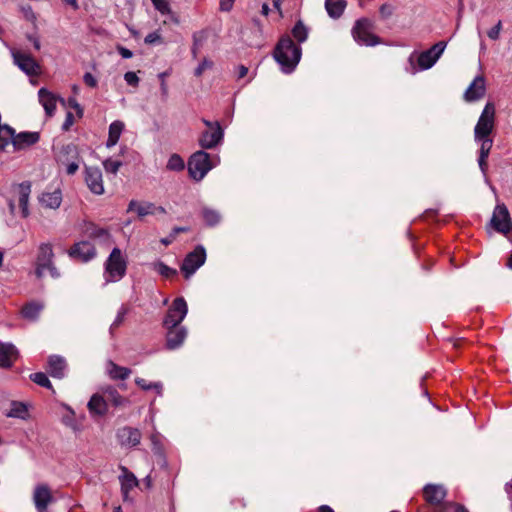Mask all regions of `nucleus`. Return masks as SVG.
Listing matches in <instances>:
<instances>
[{
	"instance_id": "1",
	"label": "nucleus",
	"mask_w": 512,
	"mask_h": 512,
	"mask_svg": "<svg viewBox=\"0 0 512 512\" xmlns=\"http://www.w3.org/2000/svg\"><path fill=\"white\" fill-rule=\"evenodd\" d=\"M446 45V42L439 41L426 51L413 52L408 58L406 72L414 75L420 70L432 68L445 51Z\"/></svg>"
},
{
	"instance_id": "2",
	"label": "nucleus",
	"mask_w": 512,
	"mask_h": 512,
	"mask_svg": "<svg viewBox=\"0 0 512 512\" xmlns=\"http://www.w3.org/2000/svg\"><path fill=\"white\" fill-rule=\"evenodd\" d=\"M301 55V48L289 36L281 38L274 51V58L284 73H291L296 68Z\"/></svg>"
},
{
	"instance_id": "3",
	"label": "nucleus",
	"mask_w": 512,
	"mask_h": 512,
	"mask_svg": "<svg viewBox=\"0 0 512 512\" xmlns=\"http://www.w3.org/2000/svg\"><path fill=\"white\" fill-rule=\"evenodd\" d=\"M127 260L122 251L115 247L104 263L105 284L120 281L126 274Z\"/></svg>"
},
{
	"instance_id": "4",
	"label": "nucleus",
	"mask_w": 512,
	"mask_h": 512,
	"mask_svg": "<svg viewBox=\"0 0 512 512\" xmlns=\"http://www.w3.org/2000/svg\"><path fill=\"white\" fill-rule=\"evenodd\" d=\"M53 247L50 243H41L38 247V253L35 260V275L37 278H42L46 272L52 278H59L60 272L56 268L54 262Z\"/></svg>"
},
{
	"instance_id": "5",
	"label": "nucleus",
	"mask_w": 512,
	"mask_h": 512,
	"mask_svg": "<svg viewBox=\"0 0 512 512\" xmlns=\"http://www.w3.org/2000/svg\"><path fill=\"white\" fill-rule=\"evenodd\" d=\"M214 166L215 163L211 160L210 155L203 150L192 154L188 161L189 174L196 181L202 180Z\"/></svg>"
},
{
	"instance_id": "6",
	"label": "nucleus",
	"mask_w": 512,
	"mask_h": 512,
	"mask_svg": "<svg viewBox=\"0 0 512 512\" xmlns=\"http://www.w3.org/2000/svg\"><path fill=\"white\" fill-rule=\"evenodd\" d=\"M202 122L207 127V130L200 135L199 145L203 149H213L222 143L224 131L218 121L212 122L202 119Z\"/></svg>"
},
{
	"instance_id": "7",
	"label": "nucleus",
	"mask_w": 512,
	"mask_h": 512,
	"mask_svg": "<svg viewBox=\"0 0 512 512\" xmlns=\"http://www.w3.org/2000/svg\"><path fill=\"white\" fill-rule=\"evenodd\" d=\"M494 117H495V107L494 104L488 102L474 128V138L475 140H481L483 137H489L494 128Z\"/></svg>"
},
{
	"instance_id": "8",
	"label": "nucleus",
	"mask_w": 512,
	"mask_h": 512,
	"mask_svg": "<svg viewBox=\"0 0 512 512\" xmlns=\"http://www.w3.org/2000/svg\"><path fill=\"white\" fill-rule=\"evenodd\" d=\"M10 53L13 58V63L26 75H40L41 67L29 53L16 48H11Z\"/></svg>"
},
{
	"instance_id": "9",
	"label": "nucleus",
	"mask_w": 512,
	"mask_h": 512,
	"mask_svg": "<svg viewBox=\"0 0 512 512\" xmlns=\"http://www.w3.org/2000/svg\"><path fill=\"white\" fill-rule=\"evenodd\" d=\"M373 26L370 20L363 18L359 19L352 29L354 40L366 46H374L379 43L378 38L372 33Z\"/></svg>"
},
{
	"instance_id": "10",
	"label": "nucleus",
	"mask_w": 512,
	"mask_h": 512,
	"mask_svg": "<svg viewBox=\"0 0 512 512\" xmlns=\"http://www.w3.org/2000/svg\"><path fill=\"white\" fill-rule=\"evenodd\" d=\"M188 313V306L183 297L176 298L163 320L164 328H173L181 324Z\"/></svg>"
},
{
	"instance_id": "11",
	"label": "nucleus",
	"mask_w": 512,
	"mask_h": 512,
	"mask_svg": "<svg viewBox=\"0 0 512 512\" xmlns=\"http://www.w3.org/2000/svg\"><path fill=\"white\" fill-rule=\"evenodd\" d=\"M206 261V250L202 245H198L184 259L181 270L185 278H190Z\"/></svg>"
},
{
	"instance_id": "12",
	"label": "nucleus",
	"mask_w": 512,
	"mask_h": 512,
	"mask_svg": "<svg viewBox=\"0 0 512 512\" xmlns=\"http://www.w3.org/2000/svg\"><path fill=\"white\" fill-rule=\"evenodd\" d=\"M492 227L499 233L508 235L512 231L510 213L504 204H498L490 221Z\"/></svg>"
},
{
	"instance_id": "13",
	"label": "nucleus",
	"mask_w": 512,
	"mask_h": 512,
	"mask_svg": "<svg viewBox=\"0 0 512 512\" xmlns=\"http://www.w3.org/2000/svg\"><path fill=\"white\" fill-rule=\"evenodd\" d=\"M84 179L88 189L93 194L102 195L104 193L102 171L98 167H86Z\"/></svg>"
},
{
	"instance_id": "14",
	"label": "nucleus",
	"mask_w": 512,
	"mask_h": 512,
	"mask_svg": "<svg viewBox=\"0 0 512 512\" xmlns=\"http://www.w3.org/2000/svg\"><path fill=\"white\" fill-rule=\"evenodd\" d=\"M116 438L122 447L131 448L140 444L142 434L137 428L124 426L116 431Z\"/></svg>"
},
{
	"instance_id": "15",
	"label": "nucleus",
	"mask_w": 512,
	"mask_h": 512,
	"mask_svg": "<svg viewBox=\"0 0 512 512\" xmlns=\"http://www.w3.org/2000/svg\"><path fill=\"white\" fill-rule=\"evenodd\" d=\"M54 501L51 490L47 484L41 483L35 486L33 502L38 512H45L48 505Z\"/></svg>"
},
{
	"instance_id": "16",
	"label": "nucleus",
	"mask_w": 512,
	"mask_h": 512,
	"mask_svg": "<svg viewBox=\"0 0 512 512\" xmlns=\"http://www.w3.org/2000/svg\"><path fill=\"white\" fill-rule=\"evenodd\" d=\"M69 256L81 262H88L95 258L96 249L91 242L80 241L70 248Z\"/></svg>"
},
{
	"instance_id": "17",
	"label": "nucleus",
	"mask_w": 512,
	"mask_h": 512,
	"mask_svg": "<svg viewBox=\"0 0 512 512\" xmlns=\"http://www.w3.org/2000/svg\"><path fill=\"white\" fill-rule=\"evenodd\" d=\"M128 212H136L139 217L147 215L166 214V210L162 206H156L151 202H138L131 200L128 204Z\"/></svg>"
},
{
	"instance_id": "18",
	"label": "nucleus",
	"mask_w": 512,
	"mask_h": 512,
	"mask_svg": "<svg viewBox=\"0 0 512 512\" xmlns=\"http://www.w3.org/2000/svg\"><path fill=\"white\" fill-rule=\"evenodd\" d=\"M486 93V82L482 75L476 76L464 92L466 102H475L484 97Z\"/></svg>"
},
{
	"instance_id": "19",
	"label": "nucleus",
	"mask_w": 512,
	"mask_h": 512,
	"mask_svg": "<svg viewBox=\"0 0 512 512\" xmlns=\"http://www.w3.org/2000/svg\"><path fill=\"white\" fill-rule=\"evenodd\" d=\"M166 329V348L168 350H175L182 346L186 337L187 329L184 326H175Z\"/></svg>"
},
{
	"instance_id": "20",
	"label": "nucleus",
	"mask_w": 512,
	"mask_h": 512,
	"mask_svg": "<svg viewBox=\"0 0 512 512\" xmlns=\"http://www.w3.org/2000/svg\"><path fill=\"white\" fill-rule=\"evenodd\" d=\"M38 201L41 207L56 210L62 203V192L60 189L44 191L39 195Z\"/></svg>"
},
{
	"instance_id": "21",
	"label": "nucleus",
	"mask_w": 512,
	"mask_h": 512,
	"mask_svg": "<svg viewBox=\"0 0 512 512\" xmlns=\"http://www.w3.org/2000/svg\"><path fill=\"white\" fill-rule=\"evenodd\" d=\"M425 500L431 505H437L446 496V490L442 485L427 484L423 489Z\"/></svg>"
},
{
	"instance_id": "22",
	"label": "nucleus",
	"mask_w": 512,
	"mask_h": 512,
	"mask_svg": "<svg viewBox=\"0 0 512 512\" xmlns=\"http://www.w3.org/2000/svg\"><path fill=\"white\" fill-rule=\"evenodd\" d=\"M122 474L119 476L121 491L124 499L128 498L129 492L138 486L139 482L136 476L130 472L125 466H120Z\"/></svg>"
},
{
	"instance_id": "23",
	"label": "nucleus",
	"mask_w": 512,
	"mask_h": 512,
	"mask_svg": "<svg viewBox=\"0 0 512 512\" xmlns=\"http://www.w3.org/2000/svg\"><path fill=\"white\" fill-rule=\"evenodd\" d=\"M84 233L87 237L94 240H98L100 243L103 244H110L112 242V237L109 231L93 223H88L86 225Z\"/></svg>"
},
{
	"instance_id": "24",
	"label": "nucleus",
	"mask_w": 512,
	"mask_h": 512,
	"mask_svg": "<svg viewBox=\"0 0 512 512\" xmlns=\"http://www.w3.org/2000/svg\"><path fill=\"white\" fill-rule=\"evenodd\" d=\"M18 351L11 343H0V367H11L17 359Z\"/></svg>"
},
{
	"instance_id": "25",
	"label": "nucleus",
	"mask_w": 512,
	"mask_h": 512,
	"mask_svg": "<svg viewBox=\"0 0 512 512\" xmlns=\"http://www.w3.org/2000/svg\"><path fill=\"white\" fill-rule=\"evenodd\" d=\"M39 140V134L37 132H21L16 134L14 132L13 147L15 150H21L29 147Z\"/></svg>"
},
{
	"instance_id": "26",
	"label": "nucleus",
	"mask_w": 512,
	"mask_h": 512,
	"mask_svg": "<svg viewBox=\"0 0 512 512\" xmlns=\"http://www.w3.org/2000/svg\"><path fill=\"white\" fill-rule=\"evenodd\" d=\"M48 371L54 378H63L66 374V362L63 357L53 355L48 360Z\"/></svg>"
},
{
	"instance_id": "27",
	"label": "nucleus",
	"mask_w": 512,
	"mask_h": 512,
	"mask_svg": "<svg viewBox=\"0 0 512 512\" xmlns=\"http://www.w3.org/2000/svg\"><path fill=\"white\" fill-rule=\"evenodd\" d=\"M31 193V184L30 182H23L19 185V207L21 210V215L23 218H27L30 214L29 212V197Z\"/></svg>"
},
{
	"instance_id": "28",
	"label": "nucleus",
	"mask_w": 512,
	"mask_h": 512,
	"mask_svg": "<svg viewBox=\"0 0 512 512\" xmlns=\"http://www.w3.org/2000/svg\"><path fill=\"white\" fill-rule=\"evenodd\" d=\"M39 102L45 109L48 116H52L56 109V97L53 93L46 88H41L38 91Z\"/></svg>"
},
{
	"instance_id": "29",
	"label": "nucleus",
	"mask_w": 512,
	"mask_h": 512,
	"mask_svg": "<svg viewBox=\"0 0 512 512\" xmlns=\"http://www.w3.org/2000/svg\"><path fill=\"white\" fill-rule=\"evenodd\" d=\"M480 144L478 164L483 173L487 169V158L493 145V141L490 137H483L481 140H475Z\"/></svg>"
},
{
	"instance_id": "30",
	"label": "nucleus",
	"mask_w": 512,
	"mask_h": 512,
	"mask_svg": "<svg viewBox=\"0 0 512 512\" xmlns=\"http://www.w3.org/2000/svg\"><path fill=\"white\" fill-rule=\"evenodd\" d=\"M89 412L93 415L104 416L107 413L108 405L104 396L94 394L88 404Z\"/></svg>"
},
{
	"instance_id": "31",
	"label": "nucleus",
	"mask_w": 512,
	"mask_h": 512,
	"mask_svg": "<svg viewBox=\"0 0 512 512\" xmlns=\"http://www.w3.org/2000/svg\"><path fill=\"white\" fill-rule=\"evenodd\" d=\"M124 128L125 124L120 120H115L109 125L108 139L106 141L107 148H112L118 143Z\"/></svg>"
},
{
	"instance_id": "32",
	"label": "nucleus",
	"mask_w": 512,
	"mask_h": 512,
	"mask_svg": "<svg viewBox=\"0 0 512 512\" xmlns=\"http://www.w3.org/2000/svg\"><path fill=\"white\" fill-rule=\"evenodd\" d=\"M104 398L106 403L109 402L115 407H125L130 404V401L113 387H109L104 391Z\"/></svg>"
},
{
	"instance_id": "33",
	"label": "nucleus",
	"mask_w": 512,
	"mask_h": 512,
	"mask_svg": "<svg viewBox=\"0 0 512 512\" xmlns=\"http://www.w3.org/2000/svg\"><path fill=\"white\" fill-rule=\"evenodd\" d=\"M106 371L110 378L114 380H125L129 377L131 373V370L129 368L119 366L112 361L107 362Z\"/></svg>"
},
{
	"instance_id": "34",
	"label": "nucleus",
	"mask_w": 512,
	"mask_h": 512,
	"mask_svg": "<svg viewBox=\"0 0 512 512\" xmlns=\"http://www.w3.org/2000/svg\"><path fill=\"white\" fill-rule=\"evenodd\" d=\"M44 305L38 301H32L22 308V315L29 320H36L43 310Z\"/></svg>"
},
{
	"instance_id": "35",
	"label": "nucleus",
	"mask_w": 512,
	"mask_h": 512,
	"mask_svg": "<svg viewBox=\"0 0 512 512\" xmlns=\"http://www.w3.org/2000/svg\"><path fill=\"white\" fill-rule=\"evenodd\" d=\"M346 7L345 0H326L325 8L327 13L332 18H338L342 15L344 9Z\"/></svg>"
},
{
	"instance_id": "36",
	"label": "nucleus",
	"mask_w": 512,
	"mask_h": 512,
	"mask_svg": "<svg viewBox=\"0 0 512 512\" xmlns=\"http://www.w3.org/2000/svg\"><path fill=\"white\" fill-rule=\"evenodd\" d=\"M63 408L66 410V413L62 415V418H61L62 423L75 432L79 431L80 424L75 419L74 410L68 405H63Z\"/></svg>"
},
{
	"instance_id": "37",
	"label": "nucleus",
	"mask_w": 512,
	"mask_h": 512,
	"mask_svg": "<svg viewBox=\"0 0 512 512\" xmlns=\"http://www.w3.org/2000/svg\"><path fill=\"white\" fill-rule=\"evenodd\" d=\"M135 384L142 390L148 391L154 389L159 396H162L163 385L161 382H148L143 378H135Z\"/></svg>"
},
{
	"instance_id": "38",
	"label": "nucleus",
	"mask_w": 512,
	"mask_h": 512,
	"mask_svg": "<svg viewBox=\"0 0 512 512\" xmlns=\"http://www.w3.org/2000/svg\"><path fill=\"white\" fill-rule=\"evenodd\" d=\"M154 8L159 11L162 15H171V19L178 23L177 17L172 13L170 4L167 0H151Z\"/></svg>"
},
{
	"instance_id": "39",
	"label": "nucleus",
	"mask_w": 512,
	"mask_h": 512,
	"mask_svg": "<svg viewBox=\"0 0 512 512\" xmlns=\"http://www.w3.org/2000/svg\"><path fill=\"white\" fill-rule=\"evenodd\" d=\"M28 414L27 407L20 402H13L7 416L24 419Z\"/></svg>"
},
{
	"instance_id": "40",
	"label": "nucleus",
	"mask_w": 512,
	"mask_h": 512,
	"mask_svg": "<svg viewBox=\"0 0 512 512\" xmlns=\"http://www.w3.org/2000/svg\"><path fill=\"white\" fill-rule=\"evenodd\" d=\"M292 34L299 43H303L308 37V29L302 21H298L292 29Z\"/></svg>"
},
{
	"instance_id": "41",
	"label": "nucleus",
	"mask_w": 512,
	"mask_h": 512,
	"mask_svg": "<svg viewBox=\"0 0 512 512\" xmlns=\"http://www.w3.org/2000/svg\"><path fill=\"white\" fill-rule=\"evenodd\" d=\"M202 215L209 226H214L220 222V214L216 210L204 208L202 210Z\"/></svg>"
},
{
	"instance_id": "42",
	"label": "nucleus",
	"mask_w": 512,
	"mask_h": 512,
	"mask_svg": "<svg viewBox=\"0 0 512 512\" xmlns=\"http://www.w3.org/2000/svg\"><path fill=\"white\" fill-rule=\"evenodd\" d=\"M184 167V160L178 154L171 155L166 165V168L171 171H181Z\"/></svg>"
},
{
	"instance_id": "43",
	"label": "nucleus",
	"mask_w": 512,
	"mask_h": 512,
	"mask_svg": "<svg viewBox=\"0 0 512 512\" xmlns=\"http://www.w3.org/2000/svg\"><path fill=\"white\" fill-rule=\"evenodd\" d=\"M153 269L166 278L171 277L177 273L175 269L170 268L161 261L153 263Z\"/></svg>"
},
{
	"instance_id": "44",
	"label": "nucleus",
	"mask_w": 512,
	"mask_h": 512,
	"mask_svg": "<svg viewBox=\"0 0 512 512\" xmlns=\"http://www.w3.org/2000/svg\"><path fill=\"white\" fill-rule=\"evenodd\" d=\"M30 378L37 385L48 388V389H52L51 382L45 373L37 372V373L31 374Z\"/></svg>"
},
{
	"instance_id": "45",
	"label": "nucleus",
	"mask_w": 512,
	"mask_h": 512,
	"mask_svg": "<svg viewBox=\"0 0 512 512\" xmlns=\"http://www.w3.org/2000/svg\"><path fill=\"white\" fill-rule=\"evenodd\" d=\"M121 166L122 162L119 160H113L111 158H108L103 161V167L105 171L114 175L117 174Z\"/></svg>"
},
{
	"instance_id": "46",
	"label": "nucleus",
	"mask_w": 512,
	"mask_h": 512,
	"mask_svg": "<svg viewBox=\"0 0 512 512\" xmlns=\"http://www.w3.org/2000/svg\"><path fill=\"white\" fill-rule=\"evenodd\" d=\"M150 440L152 443V449L155 454H162L163 453V444H162V436L159 432L155 431L150 436Z\"/></svg>"
},
{
	"instance_id": "47",
	"label": "nucleus",
	"mask_w": 512,
	"mask_h": 512,
	"mask_svg": "<svg viewBox=\"0 0 512 512\" xmlns=\"http://www.w3.org/2000/svg\"><path fill=\"white\" fill-rule=\"evenodd\" d=\"M127 313H128V309L125 306H121L120 309L117 312V315H116L113 323L110 326V331L111 332H112L113 329L117 328L118 326H120L123 323L124 318H125Z\"/></svg>"
},
{
	"instance_id": "48",
	"label": "nucleus",
	"mask_w": 512,
	"mask_h": 512,
	"mask_svg": "<svg viewBox=\"0 0 512 512\" xmlns=\"http://www.w3.org/2000/svg\"><path fill=\"white\" fill-rule=\"evenodd\" d=\"M144 42L149 45L162 44L163 39H162L161 33L157 30V31L149 33L145 37Z\"/></svg>"
},
{
	"instance_id": "49",
	"label": "nucleus",
	"mask_w": 512,
	"mask_h": 512,
	"mask_svg": "<svg viewBox=\"0 0 512 512\" xmlns=\"http://www.w3.org/2000/svg\"><path fill=\"white\" fill-rule=\"evenodd\" d=\"M213 67V62L207 58H204L198 67L195 69L194 74L195 76L199 77L201 76L206 70H209Z\"/></svg>"
},
{
	"instance_id": "50",
	"label": "nucleus",
	"mask_w": 512,
	"mask_h": 512,
	"mask_svg": "<svg viewBox=\"0 0 512 512\" xmlns=\"http://www.w3.org/2000/svg\"><path fill=\"white\" fill-rule=\"evenodd\" d=\"M501 29H502V22L498 21V23L487 32L488 37L491 40L499 39Z\"/></svg>"
},
{
	"instance_id": "51",
	"label": "nucleus",
	"mask_w": 512,
	"mask_h": 512,
	"mask_svg": "<svg viewBox=\"0 0 512 512\" xmlns=\"http://www.w3.org/2000/svg\"><path fill=\"white\" fill-rule=\"evenodd\" d=\"M124 80L126 81V83H127L128 85H131V86H137V85H138V83H139V78H138V76L136 75V73L131 72V71L126 72V73L124 74Z\"/></svg>"
},
{
	"instance_id": "52",
	"label": "nucleus",
	"mask_w": 512,
	"mask_h": 512,
	"mask_svg": "<svg viewBox=\"0 0 512 512\" xmlns=\"http://www.w3.org/2000/svg\"><path fill=\"white\" fill-rule=\"evenodd\" d=\"M441 512H467V511L464 509V507H462L458 504L449 503V504L444 505Z\"/></svg>"
},
{
	"instance_id": "53",
	"label": "nucleus",
	"mask_w": 512,
	"mask_h": 512,
	"mask_svg": "<svg viewBox=\"0 0 512 512\" xmlns=\"http://www.w3.org/2000/svg\"><path fill=\"white\" fill-rule=\"evenodd\" d=\"M83 81L87 86H89L91 88H95L98 83L96 77L89 72L84 74Z\"/></svg>"
},
{
	"instance_id": "54",
	"label": "nucleus",
	"mask_w": 512,
	"mask_h": 512,
	"mask_svg": "<svg viewBox=\"0 0 512 512\" xmlns=\"http://www.w3.org/2000/svg\"><path fill=\"white\" fill-rule=\"evenodd\" d=\"M22 12L24 14V17L29 20V21H32L34 22L36 20V16L32 10V8L30 6H24L22 7Z\"/></svg>"
},
{
	"instance_id": "55",
	"label": "nucleus",
	"mask_w": 512,
	"mask_h": 512,
	"mask_svg": "<svg viewBox=\"0 0 512 512\" xmlns=\"http://www.w3.org/2000/svg\"><path fill=\"white\" fill-rule=\"evenodd\" d=\"M234 1L235 0H220V10L224 12H229L233 7Z\"/></svg>"
},
{
	"instance_id": "56",
	"label": "nucleus",
	"mask_w": 512,
	"mask_h": 512,
	"mask_svg": "<svg viewBox=\"0 0 512 512\" xmlns=\"http://www.w3.org/2000/svg\"><path fill=\"white\" fill-rule=\"evenodd\" d=\"M118 50V53L124 58V59H129L133 56V53L131 50L123 47V46H119L117 48Z\"/></svg>"
},
{
	"instance_id": "57",
	"label": "nucleus",
	"mask_w": 512,
	"mask_h": 512,
	"mask_svg": "<svg viewBox=\"0 0 512 512\" xmlns=\"http://www.w3.org/2000/svg\"><path fill=\"white\" fill-rule=\"evenodd\" d=\"M79 168V165L77 162H70L69 164H67L66 166V172L67 174L69 175H73L76 173V171L78 170Z\"/></svg>"
},
{
	"instance_id": "58",
	"label": "nucleus",
	"mask_w": 512,
	"mask_h": 512,
	"mask_svg": "<svg viewBox=\"0 0 512 512\" xmlns=\"http://www.w3.org/2000/svg\"><path fill=\"white\" fill-rule=\"evenodd\" d=\"M72 122H73V115H72L71 112H68L67 116H66V120H65V122L63 124V128L65 130H67L70 127V125L72 124Z\"/></svg>"
},
{
	"instance_id": "59",
	"label": "nucleus",
	"mask_w": 512,
	"mask_h": 512,
	"mask_svg": "<svg viewBox=\"0 0 512 512\" xmlns=\"http://www.w3.org/2000/svg\"><path fill=\"white\" fill-rule=\"evenodd\" d=\"M69 105H70L71 107H73L75 110H77V112H78L79 114H82V109H81L80 105L78 104V102L76 101V99H74V98H70V99H69Z\"/></svg>"
},
{
	"instance_id": "60",
	"label": "nucleus",
	"mask_w": 512,
	"mask_h": 512,
	"mask_svg": "<svg viewBox=\"0 0 512 512\" xmlns=\"http://www.w3.org/2000/svg\"><path fill=\"white\" fill-rule=\"evenodd\" d=\"M28 39L33 43V46L36 50H40L41 44L40 40L37 37L30 35L28 36Z\"/></svg>"
},
{
	"instance_id": "61",
	"label": "nucleus",
	"mask_w": 512,
	"mask_h": 512,
	"mask_svg": "<svg viewBox=\"0 0 512 512\" xmlns=\"http://www.w3.org/2000/svg\"><path fill=\"white\" fill-rule=\"evenodd\" d=\"M247 73H248V68L246 66H243V65L239 66V68H238V78L239 79L244 78L247 75Z\"/></svg>"
},
{
	"instance_id": "62",
	"label": "nucleus",
	"mask_w": 512,
	"mask_h": 512,
	"mask_svg": "<svg viewBox=\"0 0 512 512\" xmlns=\"http://www.w3.org/2000/svg\"><path fill=\"white\" fill-rule=\"evenodd\" d=\"M199 47H200V42L198 41L196 35H194V43H193V47H192V54L194 57H196Z\"/></svg>"
},
{
	"instance_id": "63",
	"label": "nucleus",
	"mask_w": 512,
	"mask_h": 512,
	"mask_svg": "<svg viewBox=\"0 0 512 512\" xmlns=\"http://www.w3.org/2000/svg\"><path fill=\"white\" fill-rule=\"evenodd\" d=\"M174 239H175L174 234H170L168 237L162 238L161 243L164 244L165 246H168L169 244H171L173 242Z\"/></svg>"
},
{
	"instance_id": "64",
	"label": "nucleus",
	"mask_w": 512,
	"mask_h": 512,
	"mask_svg": "<svg viewBox=\"0 0 512 512\" xmlns=\"http://www.w3.org/2000/svg\"><path fill=\"white\" fill-rule=\"evenodd\" d=\"M319 512H334V511L330 506L322 505L319 507Z\"/></svg>"
}]
</instances>
